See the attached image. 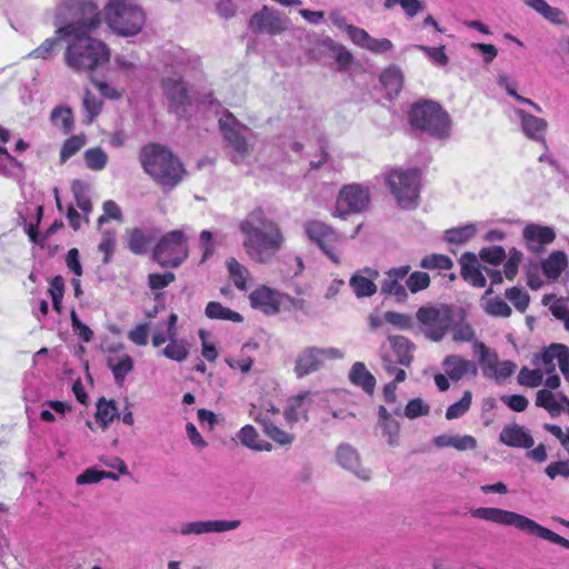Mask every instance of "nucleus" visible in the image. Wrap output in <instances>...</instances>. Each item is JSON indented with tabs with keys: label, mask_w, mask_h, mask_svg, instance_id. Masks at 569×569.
<instances>
[{
	"label": "nucleus",
	"mask_w": 569,
	"mask_h": 569,
	"mask_svg": "<svg viewBox=\"0 0 569 569\" xmlns=\"http://www.w3.org/2000/svg\"><path fill=\"white\" fill-rule=\"evenodd\" d=\"M350 287L358 298L371 297L377 292L376 283L361 274L351 277Z\"/></svg>",
	"instance_id": "37998d69"
},
{
	"label": "nucleus",
	"mask_w": 569,
	"mask_h": 569,
	"mask_svg": "<svg viewBox=\"0 0 569 569\" xmlns=\"http://www.w3.org/2000/svg\"><path fill=\"white\" fill-rule=\"evenodd\" d=\"M83 108L88 113L87 122L90 123L92 119L100 113L101 101L87 90L83 97Z\"/></svg>",
	"instance_id": "774afa93"
},
{
	"label": "nucleus",
	"mask_w": 569,
	"mask_h": 569,
	"mask_svg": "<svg viewBox=\"0 0 569 569\" xmlns=\"http://www.w3.org/2000/svg\"><path fill=\"white\" fill-rule=\"evenodd\" d=\"M206 316L210 319L230 320L233 322H241L243 320L240 313L232 311L216 301H211L207 305Z\"/></svg>",
	"instance_id": "58836bf2"
},
{
	"label": "nucleus",
	"mask_w": 569,
	"mask_h": 569,
	"mask_svg": "<svg viewBox=\"0 0 569 569\" xmlns=\"http://www.w3.org/2000/svg\"><path fill=\"white\" fill-rule=\"evenodd\" d=\"M485 311L493 317H510L511 308L500 298H493L486 302Z\"/></svg>",
	"instance_id": "13d9d810"
},
{
	"label": "nucleus",
	"mask_w": 569,
	"mask_h": 569,
	"mask_svg": "<svg viewBox=\"0 0 569 569\" xmlns=\"http://www.w3.org/2000/svg\"><path fill=\"white\" fill-rule=\"evenodd\" d=\"M77 206L87 214L92 210L91 201L87 194L88 186L81 180H74L71 184Z\"/></svg>",
	"instance_id": "49530a36"
},
{
	"label": "nucleus",
	"mask_w": 569,
	"mask_h": 569,
	"mask_svg": "<svg viewBox=\"0 0 569 569\" xmlns=\"http://www.w3.org/2000/svg\"><path fill=\"white\" fill-rule=\"evenodd\" d=\"M219 127L228 147L231 149V161L236 164L243 162L250 153L247 138L250 129L230 112L220 117Z\"/></svg>",
	"instance_id": "9d476101"
},
{
	"label": "nucleus",
	"mask_w": 569,
	"mask_h": 569,
	"mask_svg": "<svg viewBox=\"0 0 569 569\" xmlns=\"http://www.w3.org/2000/svg\"><path fill=\"white\" fill-rule=\"evenodd\" d=\"M176 276L173 272L167 271L164 273H150L148 276V283L152 290H160L168 287L173 282Z\"/></svg>",
	"instance_id": "e2e57ef3"
},
{
	"label": "nucleus",
	"mask_w": 569,
	"mask_h": 569,
	"mask_svg": "<svg viewBox=\"0 0 569 569\" xmlns=\"http://www.w3.org/2000/svg\"><path fill=\"white\" fill-rule=\"evenodd\" d=\"M52 124L66 133L70 132L73 127L72 110L69 107H56L50 116Z\"/></svg>",
	"instance_id": "a19ab883"
},
{
	"label": "nucleus",
	"mask_w": 569,
	"mask_h": 569,
	"mask_svg": "<svg viewBox=\"0 0 569 569\" xmlns=\"http://www.w3.org/2000/svg\"><path fill=\"white\" fill-rule=\"evenodd\" d=\"M244 234L243 248L251 260L269 263L284 242L280 227L267 218L261 208H256L247 214L239 224Z\"/></svg>",
	"instance_id": "f257e3e1"
},
{
	"label": "nucleus",
	"mask_w": 569,
	"mask_h": 569,
	"mask_svg": "<svg viewBox=\"0 0 569 569\" xmlns=\"http://www.w3.org/2000/svg\"><path fill=\"white\" fill-rule=\"evenodd\" d=\"M68 37H61L57 34V37L46 39L38 48L32 50L28 57L34 59L48 60L52 58L56 46L60 42L61 39H67Z\"/></svg>",
	"instance_id": "de8ad7c7"
},
{
	"label": "nucleus",
	"mask_w": 569,
	"mask_h": 569,
	"mask_svg": "<svg viewBox=\"0 0 569 569\" xmlns=\"http://www.w3.org/2000/svg\"><path fill=\"white\" fill-rule=\"evenodd\" d=\"M369 203L368 189L359 184H349L341 189L338 201L337 211L338 216L343 218L345 214L350 212H361Z\"/></svg>",
	"instance_id": "2eb2a0df"
},
{
	"label": "nucleus",
	"mask_w": 569,
	"mask_h": 569,
	"mask_svg": "<svg viewBox=\"0 0 569 569\" xmlns=\"http://www.w3.org/2000/svg\"><path fill=\"white\" fill-rule=\"evenodd\" d=\"M412 128L437 139H445L450 133V118L442 107L431 100H422L412 104L409 111Z\"/></svg>",
	"instance_id": "423d86ee"
},
{
	"label": "nucleus",
	"mask_w": 569,
	"mask_h": 569,
	"mask_svg": "<svg viewBox=\"0 0 569 569\" xmlns=\"http://www.w3.org/2000/svg\"><path fill=\"white\" fill-rule=\"evenodd\" d=\"M249 28L254 32H266L274 36L287 29V20L276 9L263 6L260 11L250 18Z\"/></svg>",
	"instance_id": "dca6fc26"
},
{
	"label": "nucleus",
	"mask_w": 569,
	"mask_h": 569,
	"mask_svg": "<svg viewBox=\"0 0 569 569\" xmlns=\"http://www.w3.org/2000/svg\"><path fill=\"white\" fill-rule=\"evenodd\" d=\"M305 233L310 241L318 244L332 262L337 264L340 262L336 249L339 236L330 226L320 220H310L305 223Z\"/></svg>",
	"instance_id": "ddd939ff"
},
{
	"label": "nucleus",
	"mask_w": 569,
	"mask_h": 569,
	"mask_svg": "<svg viewBox=\"0 0 569 569\" xmlns=\"http://www.w3.org/2000/svg\"><path fill=\"white\" fill-rule=\"evenodd\" d=\"M422 269L450 270L453 266L452 260L445 254L432 253L426 256L419 263Z\"/></svg>",
	"instance_id": "09e8293b"
},
{
	"label": "nucleus",
	"mask_w": 569,
	"mask_h": 569,
	"mask_svg": "<svg viewBox=\"0 0 569 569\" xmlns=\"http://www.w3.org/2000/svg\"><path fill=\"white\" fill-rule=\"evenodd\" d=\"M472 395L469 390H466L462 398L448 407L446 411V418L448 420L457 419L462 417L470 408Z\"/></svg>",
	"instance_id": "8fccbe9b"
},
{
	"label": "nucleus",
	"mask_w": 569,
	"mask_h": 569,
	"mask_svg": "<svg viewBox=\"0 0 569 569\" xmlns=\"http://www.w3.org/2000/svg\"><path fill=\"white\" fill-rule=\"evenodd\" d=\"M118 416V409L113 400L107 401L104 398L99 399L97 403V420L101 422L103 428H107Z\"/></svg>",
	"instance_id": "a18cd8bd"
},
{
	"label": "nucleus",
	"mask_w": 569,
	"mask_h": 569,
	"mask_svg": "<svg viewBox=\"0 0 569 569\" xmlns=\"http://www.w3.org/2000/svg\"><path fill=\"white\" fill-rule=\"evenodd\" d=\"M106 22L119 36L138 34L146 22L143 10L127 0H111L106 7Z\"/></svg>",
	"instance_id": "0eeeda50"
},
{
	"label": "nucleus",
	"mask_w": 569,
	"mask_h": 569,
	"mask_svg": "<svg viewBox=\"0 0 569 569\" xmlns=\"http://www.w3.org/2000/svg\"><path fill=\"white\" fill-rule=\"evenodd\" d=\"M423 335L431 341L443 339L452 322V308L448 305L420 307L416 313Z\"/></svg>",
	"instance_id": "1a4fd4ad"
},
{
	"label": "nucleus",
	"mask_w": 569,
	"mask_h": 569,
	"mask_svg": "<svg viewBox=\"0 0 569 569\" xmlns=\"http://www.w3.org/2000/svg\"><path fill=\"white\" fill-rule=\"evenodd\" d=\"M389 341L397 358V363L409 367L413 360L415 346L403 336L389 337Z\"/></svg>",
	"instance_id": "c756f323"
},
{
	"label": "nucleus",
	"mask_w": 569,
	"mask_h": 569,
	"mask_svg": "<svg viewBox=\"0 0 569 569\" xmlns=\"http://www.w3.org/2000/svg\"><path fill=\"white\" fill-rule=\"evenodd\" d=\"M567 266V254L563 251L558 250L551 252L549 257L542 261L541 269L547 278L556 280L560 277Z\"/></svg>",
	"instance_id": "7c9ffc66"
},
{
	"label": "nucleus",
	"mask_w": 569,
	"mask_h": 569,
	"mask_svg": "<svg viewBox=\"0 0 569 569\" xmlns=\"http://www.w3.org/2000/svg\"><path fill=\"white\" fill-rule=\"evenodd\" d=\"M429 411L430 406L427 402L421 398H415L407 403L403 415L409 419H416L421 416H427Z\"/></svg>",
	"instance_id": "4d7b16f0"
},
{
	"label": "nucleus",
	"mask_w": 569,
	"mask_h": 569,
	"mask_svg": "<svg viewBox=\"0 0 569 569\" xmlns=\"http://www.w3.org/2000/svg\"><path fill=\"white\" fill-rule=\"evenodd\" d=\"M516 113L521 122L523 133L529 139L535 141H545L543 132L548 127L545 119L527 113L521 109H517Z\"/></svg>",
	"instance_id": "393cba45"
},
{
	"label": "nucleus",
	"mask_w": 569,
	"mask_h": 569,
	"mask_svg": "<svg viewBox=\"0 0 569 569\" xmlns=\"http://www.w3.org/2000/svg\"><path fill=\"white\" fill-rule=\"evenodd\" d=\"M107 366L112 371L116 383L121 386L128 373L133 370V359L127 353L108 357Z\"/></svg>",
	"instance_id": "cd10ccee"
},
{
	"label": "nucleus",
	"mask_w": 569,
	"mask_h": 569,
	"mask_svg": "<svg viewBox=\"0 0 569 569\" xmlns=\"http://www.w3.org/2000/svg\"><path fill=\"white\" fill-rule=\"evenodd\" d=\"M140 161L144 171L164 187H174L184 173L179 159L169 149L159 144L143 147Z\"/></svg>",
	"instance_id": "39448f33"
},
{
	"label": "nucleus",
	"mask_w": 569,
	"mask_h": 569,
	"mask_svg": "<svg viewBox=\"0 0 569 569\" xmlns=\"http://www.w3.org/2000/svg\"><path fill=\"white\" fill-rule=\"evenodd\" d=\"M342 358L343 352L338 348L308 347L297 356L295 373L298 378H303L318 371L325 365L326 360H337Z\"/></svg>",
	"instance_id": "f8f14e48"
},
{
	"label": "nucleus",
	"mask_w": 569,
	"mask_h": 569,
	"mask_svg": "<svg viewBox=\"0 0 569 569\" xmlns=\"http://www.w3.org/2000/svg\"><path fill=\"white\" fill-rule=\"evenodd\" d=\"M86 143L83 136H72L67 139L60 150V161L66 162L69 158L74 156Z\"/></svg>",
	"instance_id": "864d4df0"
},
{
	"label": "nucleus",
	"mask_w": 569,
	"mask_h": 569,
	"mask_svg": "<svg viewBox=\"0 0 569 569\" xmlns=\"http://www.w3.org/2000/svg\"><path fill=\"white\" fill-rule=\"evenodd\" d=\"M241 525V520L232 519V520H197L184 522L180 527V533L182 536L190 535H206V533H221L234 530L239 528Z\"/></svg>",
	"instance_id": "f3484780"
},
{
	"label": "nucleus",
	"mask_w": 569,
	"mask_h": 569,
	"mask_svg": "<svg viewBox=\"0 0 569 569\" xmlns=\"http://www.w3.org/2000/svg\"><path fill=\"white\" fill-rule=\"evenodd\" d=\"M100 22L98 4L93 0H63L56 10V34L61 37L90 33Z\"/></svg>",
	"instance_id": "f03ea898"
},
{
	"label": "nucleus",
	"mask_w": 569,
	"mask_h": 569,
	"mask_svg": "<svg viewBox=\"0 0 569 569\" xmlns=\"http://www.w3.org/2000/svg\"><path fill=\"white\" fill-rule=\"evenodd\" d=\"M230 279L240 291L247 290V280L250 277L249 270L239 263L234 258L227 261Z\"/></svg>",
	"instance_id": "e433bc0d"
},
{
	"label": "nucleus",
	"mask_w": 569,
	"mask_h": 569,
	"mask_svg": "<svg viewBox=\"0 0 569 569\" xmlns=\"http://www.w3.org/2000/svg\"><path fill=\"white\" fill-rule=\"evenodd\" d=\"M499 439L506 446L515 448L530 449L535 443L531 435L517 423L505 426Z\"/></svg>",
	"instance_id": "5701e85b"
},
{
	"label": "nucleus",
	"mask_w": 569,
	"mask_h": 569,
	"mask_svg": "<svg viewBox=\"0 0 569 569\" xmlns=\"http://www.w3.org/2000/svg\"><path fill=\"white\" fill-rule=\"evenodd\" d=\"M471 517L503 526H512L531 536L562 546L569 549V540L539 525L535 520L496 507H479L470 510Z\"/></svg>",
	"instance_id": "20e7f679"
},
{
	"label": "nucleus",
	"mask_w": 569,
	"mask_h": 569,
	"mask_svg": "<svg viewBox=\"0 0 569 569\" xmlns=\"http://www.w3.org/2000/svg\"><path fill=\"white\" fill-rule=\"evenodd\" d=\"M312 402V392L303 391L297 396L290 397L283 411V417L288 423L292 425L300 420H309V408Z\"/></svg>",
	"instance_id": "aec40b11"
},
{
	"label": "nucleus",
	"mask_w": 569,
	"mask_h": 569,
	"mask_svg": "<svg viewBox=\"0 0 569 569\" xmlns=\"http://www.w3.org/2000/svg\"><path fill=\"white\" fill-rule=\"evenodd\" d=\"M559 347L560 343H552L540 356L537 357L541 360L543 365V371L547 375L556 372V366L553 361H558Z\"/></svg>",
	"instance_id": "6e6d98bb"
},
{
	"label": "nucleus",
	"mask_w": 569,
	"mask_h": 569,
	"mask_svg": "<svg viewBox=\"0 0 569 569\" xmlns=\"http://www.w3.org/2000/svg\"><path fill=\"white\" fill-rule=\"evenodd\" d=\"M416 49L421 50L428 57H430L436 63L440 66H447L449 62V58L445 52V47H429L423 44H416Z\"/></svg>",
	"instance_id": "680f3d73"
},
{
	"label": "nucleus",
	"mask_w": 569,
	"mask_h": 569,
	"mask_svg": "<svg viewBox=\"0 0 569 569\" xmlns=\"http://www.w3.org/2000/svg\"><path fill=\"white\" fill-rule=\"evenodd\" d=\"M433 443L438 448L452 447L459 451L473 450L477 447L475 437L466 436H447L440 435L433 439Z\"/></svg>",
	"instance_id": "c85d7f7f"
},
{
	"label": "nucleus",
	"mask_w": 569,
	"mask_h": 569,
	"mask_svg": "<svg viewBox=\"0 0 569 569\" xmlns=\"http://www.w3.org/2000/svg\"><path fill=\"white\" fill-rule=\"evenodd\" d=\"M63 60L74 72H91L109 62L110 50L89 33L71 34Z\"/></svg>",
	"instance_id": "7ed1b4c3"
},
{
	"label": "nucleus",
	"mask_w": 569,
	"mask_h": 569,
	"mask_svg": "<svg viewBox=\"0 0 569 569\" xmlns=\"http://www.w3.org/2000/svg\"><path fill=\"white\" fill-rule=\"evenodd\" d=\"M254 420L262 426L264 433L278 445L290 446L295 441V435L280 429L267 417L260 415Z\"/></svg>",
	"instance_id": "473e14b6"
},
{
	"label": "nucleus",
	"mask_w": 569,
	"mask_h": 569,
	"mask_svg": "<svg viewBox=\"0 0 569 569\" xmlns=\"http://www.w3.org/2000/svg\"><path fill=\"white\" fill-rule=\"evenodd\" d=\"M452 339L462 342L472 341L475 339V331L469 323H456L452 326Z\"/></svg>",
	"instance_id": "69168bd1"
},
{
	"label": "nucleus",
	"mask_w": 569,
	"mask_h": 569,
	"mask_svg": "<svg viewBox=\"0 0 569 569\" xmlns=\"http://www.w3.org/2000/svg\"><path fill=\"white\" fill-rule=\"evenodd\" d=\"M446 375L455 381L461 380L467 375L477 376L478 369L475 362L463 359L458 355L447 356L442 361Z\"/></svg>",
	"instance_id": "4be33fe9"
},
{
	"label": "nucleus",
	"mask_w": 569,
	"mask_h": 569,
	"mask_svg": "<svg viewBox=\"0 0 569 569\" xmlns=\"http://www.w3.org/2000/svg\"><path fill=\"white\" fill-rule=\"evenodd\" d=\"M476 234V226L468 223L461 227L451 228L445 231L443 239L448 243L463 244Z\"/></svg>",
	"instance_id": "4c0bfd02"
},
{
	"label": "nucleus",
	"mask_w": 569,
	"mask_h": 569,
	"mask_svg": "<svg viewBox=\"0 0 569 569\" xmlns=\"http://www.w3.org/2000/svg\"><path fill=\"white\" fill-rule=\"evenodd\" d=\"M83 159L86 162V166L92 170V171H101L104 169L108 162V154L106 151L100 148H90L84 151Z\"/></svg>",
	"instance_id": "79ce46f5"
},
{
	"label": "nucleus",
	"mask_w": 569,
	"mask_h": 569,
	"mask_svg": "<svg viewBox=\"0 0 569 569\" xmlns=\"http://www.w3.org/2000/svg\"><path fill=\"white\" fill-rule=\"evenodd\" d=\"M250 303L266 315H276L280 310V295L269 287L260 286L250 293Z\"/></svg>",
	"instance_id": "412c9836"
},
{
	"label": "nucleus",
	"mask_w": 569,
	"mask_h": 569,
	"mask_svg": "<svg viewBox=\"0 0 569 569\" xmlns=\"http://www.w3.org/2000/svg\"><path fill=\"white\" fill-rule=\"evenodd\" d=\"M461 277L473 287L482 288L486 286V278L480 269L477 257L472 252H465L460 259Z\"/></svg>",
	"instance_id": "b1692460"
},
{
	"label": "nucleus",
	"mask_w": 569,
	"mask_h": 569,
	"mask_svg": "<svg viewBox=\"0 0 569 569\" xmlns=\"http://www.w3.org/2000/svg\"><path fill=\"white\" fill-rule=\"evenodd\" d=\"M410 269L411 267L407 264L388 270L385 279L381 281V293L393 296L397 302H405L408 299V292L402 281L407 278Z\"/></svg>",
	"instance_id": "a211bd4d"
},
{
	"label": "nucleus",
	"mask_w": 569,
	"mask_h": 569,
	"mask_svg": "<svg viewBox=\"0 0 569 569\" xmlns=\"http://www.w3.org/2000/svg\"><path fill=\"white\" fill-rule=\"evenodd\" d=\"M525 3L552 24H568L566 13L559 8L550 6L546 0H525Z\"/></svg>",
	"instance_id": "bb28decb"
},
{
	"label": "nucleus",
	"mask_w": 569,
	"mask_h": 569,
	"mask_svg": "<svg viewBox=\"0 0 569 569\" xmlns=\"http://www.w3.org/2000/svg\"><path fill=\"white\" fill-rule=\"evenodd\" d=\"M536 406L546 409L551 417H557L562 411V406L556 400V395L548 389H541L537 392Z\"/></svg>",
	"instance_id": "ea45409f"
},
{
	"label": "nucleus",
	"mask_w": 569,
	"mask_h": 569,
	"mask_svg": "<svg viewBox=\"0 0 569 569\" xmlns=\"http://www.w3.org/2000/svg\"><path fill=\"white\" fill-rule=\"evenodd\" d=\"M188 258L187 239L182 231L164 234L153 250V259L162 267H179Z\"/></svg>",
	"instance_id": "9b49d317"
},
{
	"label": "nucleus",
	"mask_w": 569,
	"mask_h": 569,
	"mask_svg": "<svg viewBox=\"0 0 569 569\" xmlns=\"http://www.w3.org/2000/svg\"><path fill=\"white\" fill-rule=\"evenodd\" d=\"M168 340L169 343L163 349L162 353L167 358L178 362L186 360L189 355L188 345L182 340H178L177 337L168 338Z\"/></svg>",
	"instance_id": "c03bdc74"
},
{
	"label": "nucleus",
	"mask_w": 569,
	"mask_h": 569,
	"mask_svg": "<svg viewBox=\"0 0 569 569\" xmlns=\"http://www.w3.org/2000/svg\"><path fill=\"white\" fill-rule=\"evenodd\" d=\"M348 377L353 386L361 388L368 395L373 393L377 381L363 362H355L351 366Z\"/></svg>",
	"instance_id": "a878e982"
},
{
	"label": "nucleus",
	"mask_w": 569,
	"mask_h": 569,
	"mask_svg": "<svg viewBox=\"0 0 569 569\" xmlns=\"http://www.w3.org/2000/svg\"><path fill=\"white\" fill-rule=\"evenodd\" d=\"M506 298L510 300L515 308L520 312H525L527 310L530 301L529 295L517 287L507 289Z\"/></svg>",
	"instance_id": "5fc2aeb1"
},
{
	"label": "nucleus",
	"mask_w": 569,
	"mask_h": 569,
	"mask_svg": "<svg viewBox=\"0 0 569 569\" xmlns=\"http://www.w3.org/2000/svg\"><path fill=\"white\" fill-rule=\"evenodd\" d=\"M380 81L388 94H398L402 89L403 76L398 67L387 68L380 76Z\"/></svg>",
	"instance_id": "f704fd0d"
},
{
	"label": "nucleus",
	"mask_w": 569,
	"mask_h": 569,
	"mask_svg": "<svg viewBox=\"0 0 569 569\" xmlns=\"http://www.w3.org/2000/svg\"><path fill=\"white\" fill-rule=\"evenodd\" d=\"M64 292V281L61 276H56L51 282L49 288V293L52 299L53 309L60 312L61 301Z\"/></svg>",
	"instance_id": "bf43d9fd"
},
{
	"label": "nucleus",
	"mask_w": 569,
	"mask_h": 569,
	"mask_svg": "<svg viewBox=\"0 0 569 569\" xmlns=\"http://www.w3.org/2000/svg\"><path fill=\"white\" fill-rule=\"evenodd\" d=\"M128 248L134 254H142L147 251L149 243L152 240L151 234L144 232L139 228L128 229Z\"/></svg>",
	"instance_id": "c9c22d12"
},
{
	"label": "nucleus",
	"mask_w": 569,
	"mask_h": 569,
	"mask_svg": "<svg viewBox=\"0 0 569 569\" xmlns=\"http://www.w3.org/2000/svg\"><path fill=\"white\" fill-rule=\"evenodd\" d=\"M386 183L398 206L415 209L419 203L420 173L418 169H395L386 176Z\"/></svg>",
	"instance_id": "6e6552de"
},
{
	"label": "nucleus",
	"mask_w": 569,
	"mask_h": 569,
	"mask_svg": "<svg viewBox=\"0 0 569 569\" xmlns=\"http://www.w3.org/2000/svg\"><path fill=\"white\" fill-rule=\"evenodd\" d=\"M543 381V371L523 367L518 375V383L529 388H536Z\"/></svg>",
	"instance_id": "603ef678"
},
{
	"label": "nucleus",
	"mask_w": 569,
	"mask_h": 569,
	"mask_svg": "<svg viewBox=\"0 0 569 569\" xmlns=\"http://www.w3.org/2000/svg\"><path fill=\"white\" fill-rule=\"evenodd\" d=\"M71 326L73 331L83 342H90L93 338V331L81 320L74 310L71 311Z\"/></svg>",
	"instance_id": "0e129e2a"
},
{
	"label": "nucleus",
	"mask_w": 569,
	"mask_h": 569,
	"mask_svg": "<svg viewBox=\"0 0 569 569\" xmlns=\"http://www.w3.org/2000/svg\"><path fill=\"white\" fill-rule=\"evenodd\" d=\"M396 4H400L409 18H413L423 7L419 0H385L387 9H391Z\"/></svg>",
	"instance_id": "052dcab7"
},
{
	"label": "nucleus",
	"mask_w": 569,
	"mask_h": 569,
	"mask_svg": "<svg viewBox=\"0 0 569 569\" xmlns=\"http://www.w3.org/2000/svg\"><path fill=\"white\" fill-rule=\"evenodd\" d=\"M346 33L348 34V37L355 44H357L363 49H366L367 43L369 42L370 37H371L365 29L352 26V24L349 27H346Z\"/></svg>",
	"instance_id": "338daca9"
},
{
	"label": "nucleus",
	"mask_w": 569,
	"mask_h": 569,
	"mask_svg": "<svg viewBox=\"0 0 569 569\" xmlns=\"http://www.w3.org/2000/svg\"><path fill=\"white\" fill-rule=\"evenodd\" d=\"M337 460L342 468L352 472L357 478L365 481L371 478V471L361 466L360 456L352 446L340 445L337 449Z\"/></svg>",
	"instance_id": "6ab92c4d"
},
{
	"label": "nucleus",
	"mask_w": 569,
	"mask_h": 569,
	"mask_svg": "<svg viewBox=\"0 0 569 569\" xmlns=\"http://www.w3.org/2000/svg\"><path fill=\"white\" fill-rule=\"evenodd\" d=\"M523 238L539 244H549L555 241L556 232L551 227L529 223L523 229Z\"/></svg>",
	"instance_id": "72a5a7b5"
},
{
	"label": "nucleus",
	"mask_w": 569,
	"mask_h": 569,
	"mask_svg": "<svg viewBox=\"0 0 569 569\" xmlns=\"http://www.w3.org/2000/svg\"><path fill=\"white\" fill-rule=\"evenodd\" d=\"M238 439L241 445L254 451H271L272 445L268 441L260 440L259 433L251 425H246L238 432Z\"/></svg>",
	"instance_id": "2f4dec72"
},
{
	"label": "nucleus",
	"mask_w": 569,
	"mask_h": 569,
	"mask_svg": "<svg viewBox=\"0 0 569 569\" xmlns=\"http://www.w3.org/2000/svg\"><path fill=\"white\" fill-rule=\"evenodd\" d=\"M405 280L406 288H408L411 293H417L430 286V277L423 271H413L410 274L408 273Z\"/></svg>",
	"instance_id": "3c124183"
},
{
	"label": "nucleus",
	"mask_w": 569,
	"mask_h": 569,
	"mask_svg": "<svg viewBox=\"0 0 569 569\" xmlns=\"http://www.w3.org/2000/svg\"><path fill=\"white\" fill-rule=\"evenodd\" d=\"M160 86L170 108H179L189 103L187 84L182 76L172 66H166Z\"/></svg>",
	"instance_id": "4468645a"
}]
</instances>
